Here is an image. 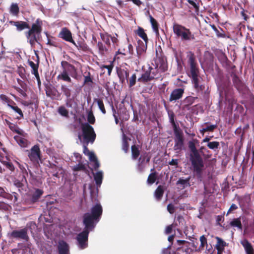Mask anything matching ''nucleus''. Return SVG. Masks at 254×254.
I'll use <instances>...</instances> for the list:
<instances>
[{"instance_id":"f257e3e1","label":"nucleus","mask_w":254,"mask_h":254,"mask_svg":"<svg viewBox=\"0 0 254 254\" xmlns=\"http://www.w3.org/2000/svg\"><path fill=\"white\" fill-rule=\"evenodd\" d=\"M194 142H198L195 139L193 141H190L188 146L190 150L189 159L193 168V171L196 176L198 179L202 177V173L204 167V164L201 154H204L203 150L205 149L204 146H201L197 149L195 146Z\"/></svg>"},{"instance_id":"f03ea898","label":"nucleus","mask_w":254,"mask_h":254,"mask_svg":"<svg viewBox=\"0 0 254 254\" xmlns=\"http://www.w3.org/2000/svg\"><path fill=\"white\" fill-rule=\"evenodd\" d=\"M188 59V63L190 66V76L191 78V81L193 87L198 94L203 95V98L206 99L208 98L209 92L208 88L205 89V86L203 84H200L198 78V68L196 67L195 62V57L193 53L189 51L187 53V56Z\"/></svg>"},{"instance_id":"7ed1b4c3","label":"nucleus","mask_w":254,"mask_h":254,"mask_svg":"<svg viewBox=\"0 0 254 254\" xmlns=\"http://www.w3.org/2000/svg\"><path fill=\"white\" fill-rule=\"evenodd\" d=\"M96 136L93 127L89 123L82 125L81 131L78 133V140L77 141V143L82 144L83 153L85 155L88 156L92 152L88 150L87 146L89 143L94 142Z\"/></svg>"},{"instance_id":"20e7f679","label":"nucleus","mask_w":254,"mask_h":254,"mask_svg":"<svg viewBox=\"0 0 254 254\" xmlns=\"http://www.w3.org/2000/svg\"><path fill=\"white\" fill-rule=\"evenodd\" d=\"M215 82L220 96L229 100L233 95V89L229 77L224 76L219 72L215 78Z\"/></svg>"},{"instance_id":"39448f33","label":"nucleus","mask_w":254,"mask_h":254,"mask_svg":"<svg viewBox=\"0 0 254 254\" xmlns=\"http://www.w3.org/2000/svg\"><path fill=\"white\" fill-rule=\"evenodd\" d=\"M103 213L102 206L100 203H97L91 208L90 212H86L83 216V224L95 228L101 219Z\"/></svg>"},{"instance_id":"423d86ee","label":"nucleus","mask_w":254,"mask_h":254,"mask_svg":"<svg viewBox=\"0 0 254 254\" xmlns=\"http://www.w3.org/2000/svg\"><path fill=\"white\" fill-rule=\"evenodd\" d=\"M36 224L34 222H30L27 224L26 226L22 229L14 230L11 232L7 233V237L9 239H14L16 240H22L27 242L29 240V237L28 234V228L35 227Z\"/></svg>"},{"instance_id":"0eeeda50","label":"nucleus","mask_w":254,"mask_h":254,"mask_svg":"<svg viewBox=\"0 0 254 254\" xmlns=\"http://www.w3.org/2000/svg\"><path fill=\"white\" fill-rule=\"evenodd\" d=\"M84 229L83 231L78 233L75 238L76 245L79 249L84 250L88 247V236L90 232L93 231L95 228L83 224Z\"/></svg>"},{"instance_id":"6e6552de","label":"nucleus","mask_w":254,"mask_h":254,"mask_svg":"<svg viewBox=\"0 0 254 254\" xmlns=\"http://www.w3.org/2000/svg\"><path fill=\"white\" fill-rule=\"evenodd\" d=\"M173 32L182 41H190L195 39L194 35L190 30L186 27L178 24L173 25Z\"/></svg>"},{"instance_id":"1a4fd4ad","label":"nucleus","mask_w":254,"mask_h":254,"mask_svg":"<svg viewBox=\"0 0 254 254\" xmlns=\"http://www.w3.org/2000/svg\"><path fill=\"white\" fill-rule=\"evenodd\" d=\"M44 193V191L40 189H35L30 191L26 195L25 199V203L27 205H33L40 201V198Z\"/></svg>"},{"instance_id":"9d476101","label":"nucleus","mask_w":254,"mask_h":254,"mask_svg":"<svg viewBox=\"0 0 254 254\" xmlns=\"http://www.w3.org/2000/svg\"><path fill=\"white\" fill-rule=\"evenodd\" d=\"M41 33V32L39 30L35 29L34 26H31L29 30L25 32V36L27 39V41L29 43L32 48L34 47L36 43L40 45L39 42V39Z\"/></svg>"},{"instance_id":"9b49d317","label":"nucleus","mask_w":254,"mask_h":254,"mask_svg":"<svg viewBox=\"0 0 254 254\" xmlns=\"http://www.w3.org/2000/svg\"><path fill=\"white\" fill-rule=\"evenodd\" d=\"M175 144L174 149L176 151H181L184 145V137L181 129L174 130Z\"/></svg>"},{"instance_id":"f8f14e48","label":"nucleus","mask_w":254,"mask_h":254,"mask_svg":"<svg viewBox=\"0 0 254 254\" xmlns=\"http://www.w3.org/2000/svg\"><path fill=\"white\" fill-rule=\"evenodd\" d=\"M28 152V156L30 160L34 162L38 163L39 160L40 159V150L39 147L37 145H34Z\"/></svg>"},{"instance_id":"ddd939ff","label":"nucleus","mask_w":254,"mask_h":254,"mask_svg":"<svg viewBox=\"0 0 254 254\" xmlns=\"http://www.w3.org/2000/svg\"><path fill=\"white\" fill-rule=\"evenodd\" d=\"M45 86L46 95L47 97H50L52 99H58L60 97L61 94L52 85L46 84Z\"/></svg>"},{"instance_id":"4468645a","label":"nucleus","mask_w":254,"mask_h":254,"mask_svg":"<svg viewBox=\"0 0 254 254\" xmlns=\"http://www.w3.org/2000/svg\"><path fill=\"white\" fill-rule=\"evenodd\" d=\"M230 75L232 78L233 85L237 90L239 92L244 91L245 88V85L236 73L234 71H231Z\"/></svg>"},{"instance_id":"2eb2a0df","label":"nucleus","mask_w":254,"mask_h":254,"mask_svg":"<svg viewBox=\"0 0 254 254\" xmlns=\"http://www.w3.org/2000/svg\"><path fill=\"white\" fill-rule=\"evenodd\" d=\"M57 250L58 254H70L69 245L64 240L58 242Z\"/></svg>"},{"instance_id":"dca6fc26","label":"nucleus","mask_w":254,"mask_h":254,"mask_svg":"<svg viewBox=\"0 0 254 254\" xmlns=\"http://www.w3.org/2000/svg\"><path fill=\"white\" fill-rule=\"evenodd\" d=\"M59 36L64 40L72 43L76 47H78L74 41L72 39L71 32L67 28H63L59 34Z\"/></svg>"},{"instance_id":"f3484780","label":"nucleus","mask_w":254,"mask_h":254,"mask_svg":"<svg viewBox=\"0 0 254 254\" xmlns=\"http://www.w3.org/2000/svg\"><path fill=\"white\" fill-rule=\"evenodd\" d=\"M153 70V68L149 65L148 69L137 79V81L145 83L153 79V75L151 74V70Z\"/></svg>"},{"instance_id":"a211bd4d","label":"nucleus","mask_w":254,"mask_h":254,"mask_svg":"<svg viewBox=\"0 0 254 254\" xmlns=\"http://www.w3.org/2000/svg\"><path fill=\"white\" fill-rule=\"evenodd\" d=\"M184 93V89L181 88L173 90L170 94L169 101H176L177 100L181 99Z\"/></svg>"},{"instance_id":"6ab92c4d","label":"nucleus","mask_w":254,"mask_h":254,"mask_svg":"<svg viewBox=\"0 0 254 254\" xmlns=\"http://www.w3.org/2000/svg\"><path fill=\"white\" fill-rule=\"evenodd\" d=\"M118 76L120 79V82L124 84L126 82H128V77L129 76V72L127 70L122 69L118 68L117 70Z\"/></svg>"},{"instance_id":"aec40b11","label":"nucleus","mask_w":254,"mask_h":254,"mask_svg":"<svg viewBox=\"0 0 254 254\" xmlns=\"http://www.w3.org/2000/svg\"><path fill=\"white\" fill-rule=\"evenodd\" d=\"M94 180L96 185V190L98 191V188L100 187L103 179V172L101 170L97 171L96 173H93Z\"/></svg>"},{"instance_id":"412c9836","label":"nucleus","mask_w":254,"mask_h":254,"mask_svg":"<svg viewBox=\"0 0 254 254\" xmlns=\"http://www.w3.org/2000/svg\"><path fill=\"white\" fill-rule=\"evenodd\" d=\"M190 177H189L186 179L183 177L179 178L176 182V185L179 187L181 189H184L188 187H190Z\"/></svg>"},{"instance_id":"4be33fe9","label":"nucleus","mask_w":254,"mask_h":254,"mask_svg":"<svg viewBox=\"0 0 254 254\" xmlns=\"http://www.w3.org/2000/svg\"><path fill=\"white\" fill-rule=\"evenodd\" d=\"M9 23L16 26V29L18 31H21L25 29H30L29 25L28 24L24 21H10Z\"/></svg>"},{"instance_id":"5701e85b","label":"nucleus","mask_w":254,"mask_h":254,"mask_svg":"<svg viewBox=\"0 0 254 254\" xmlns=\"http://www.w3.org/2000/svg\"><path fill=\"white\" fill-rule=\"evenodd\" d=\"M64 63L67 65L66 69H65L67 71L69 75H70L72 77L76 78L77 76V73L76 69L73 65L69 64L67 62H62L61 64L63 66V64Z\"/></svg>"},{"instance_id":"b1692460","label":"nucleus","mask_w":254,"mask_h":254,"mask_svg":"<svg viewBox=\"0 0 254 254\" xmlns=\"http://www.w3.org/2000/svg\"><path fill=\"white\" fill-rule=\"evenodd\" d=\"M241 244L243 246L246 254H254V249L248 240L244 239L241 241Z\"/></svg>"},{"instance_id":"393cba45","label":"nucleus","mask_w":254,"mask_h":254,"mask_svg":"<svg viewBox=\"0 0 254 254\" xmlns=\"http://www.w3.org/2000/svg\"><path fill=\"white\" fill-rule=\"evenodd\" d=\"M26 182V179L24 176L22 177L21 180L14 179L13 180V185L15 187L18 188V190L20 192L25 190L24 185L23 181Z\"/></svg>"},{"instance_id":"a878e982","label":"nucleus","mask_w":254,"mask_h":254,"mask_svg":"<svg viewBox=\"0 0 254 254\" xmlns=\"http://www.w3.org/2000/svg\"><path fill=\"white\" fill-rule=\"evenodd\" d=\"M138 44V46L136 47V52L138 56L139 57L142 53L146 51L147 49V43L145 42L144 44L141 40H139Z\"/></svg>"},{"instance_id":"bb28decb","label":"nucleus","mask_w":254,"mask_h":254,"mask_svg":"<svg viewBox=\"0 0 254 254\" xmlns=\"http://www.w3.org/2000/svg\"><path fill=\"white\" fill-rule=\"evenodd\" d=\"M169 121L171 124L173 131L181 129L180 127L176 124L175 122V114L173 112H168Z\"/></svg>"},{"instance_id":"cd10ccee","label":"nucleus","mask_w":254,"mask_h":254,"mask_svg":"<svg viewBox=\"0 0 254 254\" xmlns=\"http://www.w3.org/2000/svg\"><path fill=\"white\" fill-rule=\"evenodd\" d=\"M152 28L157 36L159 35L158 24L157 21L151 15H149Z\"/></svg>"},{"instance_id":"c85d7f7f","label":"nucleus","mask_w":254,"mask_h":254,"mask_svg":"<svg viewBox=\"0 0 254 254\" xmlns=\"http://www.w3.org/2000/svg\"><path fill=\"white\" fill-rule=\"evenodd\" d=\"M57 78L69 82L71 81V79L69 77L67 71L65 69L60 74L58 75Z\"/></svg>"},{"instance_id":"c756f323","label":"nucleus","mask_w":254,"mask_h":254,"mask_svg":"<svg viewBox=\"0 0 254 254\" xmlns=\"http://www.w3.org/2000/svg\"><path fill=\"white\" fill-rule=\"evenodd\" d=\"M35 52H36L35 51H34ZM36 56L37 58V63L35 64L33 62L28 60V64L30 65V66L32 68V71L31 72L32 74H33L34 73H35L36 72H38V67H39V56L38 55L35 53Z\"/></svg>"},{"instance_id":"7c9ffc66","label":"nucleus","mask_w":254,"mask_h":254,"mask_svg":"<svg viewBox=\"0 0 254 254\" xmlns=\"http://www.w3.org/2000/svg\"><path fill=\"white\" fill-rule=\"evenodd\" d=\"M57 112L62 117L65 118H69L68 111L64 106H60L57 110Z\"/></svg>"},{"instance_id":"2f4dec72","label":"nucleus","mask_w":254,"mask_h":254,"mask_svg":"<svg viewBox=\"0 0 254 254\" xmlns=\"http://www.w3.org/2000/svg\"><path fill=\"white\" fill-rule=\"evenodd\" d=\"M164 194V190L161 186H159L154 192V196L158 200H160Z\"/></svg>"},{"instance_id":"473e14b6","label":"nucleus","mask_w":254,"mask_h":254,"mask_svg":"<svg viewBox=\"0 0 254 254\" xmlns=\"http://www.w3.org/2000/svg\"><path fill=\"white\" fill-rule=\"evenodd\" d=\"M94 103H96L97 104L99 109L103 114H106V110L104 107V105L102 99L94 98Z\"/></svg>"},{"instance_id":"72a5a7b5","label":"nucleus","mask_w":254,"mask_h":254,"mask_svg":"<svg viewBox=\"0 0 254 254\" xmlns=\"http://www.w3.org/2000/svg\"><path fill=\"white\" fill-rule=\"evenodd\" d=\"M137 34L141 38H142L145 43L147 42L148 41V38L146 34L145 33L144 29L139 27L138 28L137 31Z\"/></svg>"},{"instance_id":"f704fd0d","label":"nucleus","mask_w":254,"mask_h":254,"mask_svg":"<svg viewBox=\"0 0 254 254\" xmlns=\"http://www.w3.org/2000/svg\"><path fill=\"white\" fill-rule=\"evenodd\" d=\"M230 224L232 227H237L240 230L242 229V225L241 222L240 218H234L230 223Z\"/></svg>"},{"instance_id":"c9c22d12","label":"nucleus","mask_w":254,"mask_h":254,"mask_svg":"<svg viewBox=\"0 0 254 254\" xmlns=\"http://www.w3.org/2000/svg\"><path fill=\"white\" fill-rule=\"evenodd\" d=\"M210 27L214 31L216 36L219 38H224L225 37V34L224 33L223 29L220 28V30L222 32H221L219 30L216 28V27L214 24H210Z\"/></svg>"},{"instance_id":"e433bc0d","label":"nucleus","mask_w":254,"mask_h":254,"mask_svg":"<svg viewBox=\"0 0 254 254\" xmlns=\"http://www.w3.org/2000/svg\"><path fill=\"white\" fill-rule=\"evenodd\" d=\"M61 90L65 96L66 98H69L71 97V89L69 88L67 86L62 85L61 86Z\"/></svg>"},{"instance_id":"4c0bfd02","label":"nucleus","mask_w":254,"mask_h":254,"mask_svg":"<svg viewBox=\"0 0 254 254\" xmlns=\"http://www.w3.org/2000/svg\"><path fill=\"white\" fill-rule=\"evenodd\" d=\"M15 139L16 140L17 143L22 147H26L27 145V141L20 136H15Z\"/></svg>"},{"instance_id":"58836bf2","label":"nucleus","mask_w":254,"mask_h":254,"mask_svg":"<svg viewBox=\"0 0 254 254\" xmlns=\"http://www.w3.org/2000/svg\"><path fill=\"white\" fill-rule=\"evenodd\" d=\"M216 127V125H211L209 126H207L203 127L202 129H200V132L203 134L206 131H212Z\"/></svg>"},{"instance_id":"ea45409f","label":"nucleus","mask_w":254,"mask_h":254,"mask_svg":"<svg viewBox=\"0 0 254 254\" xmlns=\"http://www.w3.org/2000/svg\"><path fill=\"white\" fill-rule=\"evenodd\" d=\"M219 142L218 141H211L207 143V146L210 149L215 150L219 147Z\"/></svg>"},{"instance_id":"a19ab883","label":"nucleus","mask_w":254,"mask_h":254,"mask_svg":"<svg viewBox=\"0 0 254 254\" xmlns=\"http://www.w3.org/2000/svg\"><path fill=\"white\" fill-rule=\"evenodd\" d=\"M102 41L107 45H110L111 36L108 34H100Z\"/></svg>"},{"instance_id":"79ce46f5","label":"nucleus","mask_w":254,"mask_h":254,"mask_svg":"<svg viewBox=\"0 0 254 254\" xmlns=\"http://www.w3.org/2000/svg\"><path fill=\"white\" fill-rule=\"evenodd\" d=\"M42 21L39 19H37L35 22L33 23L31 26H34L35 29L39 30L40 32H42Z\"/></svg>"},{"instance_id":"37998d69","label":"nucleus","mask_w":254,"mask_h":254,"mask_svg":"<svg viewBox=\"0 0 254 254\" xmlns=\"http://www.w3.org/2000/svg\"><path fill=\"white\" fill-rule=\"evenodd\" d=\"M7 106L10 108L11 109H12L15 112L18 114L21 118H23V114L21 111V110L18 108L16 106H13L10 104L9 103L7 104Z\"/></svg>"},{"instance_id":"c03bdc74","label":"nucleus","mask_w":254,"mask_h":254,"mask_svg":"<svg viewBox=\"0 0 254 254\" xmlns=\"http://www.w3.org/2000/svg\"><path fill=\"white\" fill-rule=\"evenodd\" d=\"M97 47L99 49V52L101 55H104L105 52L107 51V48L103 45L101 42L97 43Z\"/></svg>"},{"instance_id":"a18cd8bd","label":"nucleus","mask_w":254,"mask_h":254,"mask_svg":"<svg viewBox=\"0 0 254 254\" xmlns=\"http://www.w3.org/2000/svg\"><path fill=\"white\" fill-rule=\"evenodd\" d=\"M10 12L14 15H16L19 12V7L16 3H12L10 6Z\"/></svg>"},{"instance_id":"49530a36","label":"nucleus","mask_w":254,"mask_h":254,"mask_svg":"<svg viewBox=\"0 0 254 254\" xmlns=\"http://www.w3.org/2000/svg\"><path fill=\"white\" fill-rule=\"evenodd\" d=\"M156 176L155 173H151L147 179V182L149 184H153L156 181Z\"/></svg>"},{"instance_id":"de8ad7c7","label":"nucleus","mask_w":254,"mask_h":254,"mask_svg":"<svg viewBox=\"0 0 254 254\" xmlns=\"http://www.w3.org/2000/svg\"><path fill=\"white\" fill-rule=\"evenodd\" d=\"M136 81V76L135 73H133L132 74L130 78L129 79V87H131L133 86L135 83Z\"/></svg>"},{"instance_id":"09e8293b","label":"nucleus","mask_w":254,"mask_h":254,"mask_svg":"<svg viewBox=\"0 0 254 254\" xmlns=\"http://www.w3.org/2000/svg\"><path fill=\"white\" fill-rule=\"evenodd\" d=\"M132 155L133 158H136L139 154V152L138 149L135 146H132L131 147Z\"/></svg>"},{"instance_id":"8fccbe9b","label":"nucleus","mask_w":254,"mask_h":254,"mask_svg":"<svg viewBox=\"0 0 254 254\" xmlns=\"http://www.w3.org/2000/svg\"><path fill=\"white\" fill-rule=\"evenodd\" d=\"M87 120L88 122L91 124H93L95 123V119L92 112L88 113L87 115Z\"/></svg>"},{"instance_id":"3c124183","label":"nucleus","mask_w":254,"mask_h":254,"mask_svg":"<svg viewBox=\"0 0 254 254\" xmlns=\"http://www.w3.org/2000/svg\"><path fill=\"white\" fill-rule=\"evenodd\" d=\"M49 167L52 170V172L56 171H61L62 168L57 166L55 164L49 162Z\"/></svg>"},{"instance_id":"603ef678","label":"nucleus","mask_w":254,"mask_h":254,"mask_svg":"<svg viewBox=\"0 0 254 254\" xmlns=\"http://www.w3.org/2000/svg\"><path fill=\"white\" fill-rule=\"evenodd\" d=\"M216 238L217 240V243L216 245V247H224L226 246V242H224L222 239L218 237H217Z\"/></svg>"},{"instance_id":"864d4df0","label":"nucleus","mask_w":254,"mask_h":254,"mask_svg":"<svg viewBox=\"0 0 254 254\" xmlns=\"http://www.w3.org/2000/svg\"><path fill=\"white\" fill-rule=\"evenodd\" d=\"M85 167L84 165L82 164H78L74 166L73 170L74 171H78L81 170H84Z\"/></svg>"},{"instance_id":"5fc2aeb1","label":"nucleus","mask_w":254,"mask_h":254,"mask_svg":"<svg viewBox=\"0 0 254 254\" xmlns=\"http://www.w3.org/2000/svg\"><path fill=\"white\" fill-rule=\"evenodd\" d=\"M187 1L195 8L196 11H198L199 5L193 0H187Z\"/></svg>"},{"instance_id":"6e6d98bb","label":"nucleus","mask_w":254,"mask_h":254,"mask_svg":"<svg viewBox=\"0 0 254 254\" xmlns=\"http://www.w3.org/2000/svg\"><path fill=\"white\" fill-rule=\"evenodd\" d=\"M15 89L16 90V91L19 93L22 96L26 97L27 96V94L25 92V91L22 88H20L18 87H14Z\"/></svg>"},{"instance_id":"4d7b16f0","label":"nucleus","mask_w":254,"mask_h":254,"mask_svg":"<svg viewBox=\"0 0 254 254\" xmlns=\"http://www.w3.org/2000/svg\"><path fill=\"white\" fill-rule=\"evenodd\" d=\"M200 241L201 243L200 246L202 247H204L205 245H207V240L204 235L200 237Z\"/></svg>"},{"instance_id":"13d9d810","label":"nucleus","mask_w":254,"mask_h":254,"mask_svg":"<svg viewBox=\"0 0 254 254\" xmlns=\"http://www.w3.org/2000/svg\"><path fill=\"white\" fill-rule=\"evenodd\" d=\"M17 81L18 84L20 86V87L22 89H25L26 88L27 85L23 81H22V80H21L19 78L17 79Z\"/></svg>"},{"instance_id":"bf43d9fd","label":"nucleus","mask_w":254,"mask_h":254,"mask_svg":"<svg viewBox=\"0 0 254 254\" xmlns=\"http://www.w3.org/2000/svg\"><path fill=\"white\" fill-rule=\"evenodd\" d=\"M88 156L89 157V160L91 162H93L98 160L96 156L93 152L90 153Z\"/></svg>"},{"instance_id":"052dcab7","label":"nucleus","mask_w":254,"mask_h":254,"mask_svg":"<svg viewBox=\"0 0 254 254\" xmlns=\"http://www.w3.org/2000/svg\"><path fill=\"white\" fill-rule=\"evenodd\" d=\"M167 210L169 211V212L170 214H173L174 212L175 211V207L174 206L171 204L170 203L167 205Z\"/></svg>"},{"instance_id":"680f3d73","label":"nucleus","mask_w":254,"mask_h":254,"mask_svg":"<svg viewBox=\"0 0 254 254\" xmlns=\"http://www.w3.org/2000/svg\"><path fill=\"white\" fill-rule=\"evenodd\" d=\"M88 82H92V79L90 77V73L88 72V75L84 76V83H87Z\"/></svg>"},{"instance_id":"e2e57ef3","label":"nucleus","mask_w":254,"mask_h":254,"mask_svg":"<svg viewBox=\"0 0 254 254\" xmlns=\"http://www.w3.org/2000/svg\"><path fill=\"white\" fill-rule=\"evenodd\" d=\"M8 195L9 194L5 193L3 189L0 187V196H1L4 198H8Z\"/></svg>"},{"instance_id":"0e129e2a","label":"nucleus","mask_w":254,"mask_h":254,"mask_svg":"<svg viewBox=\"0 0 254 254\" xmlns=\"http://www.w3.org/2000/svg\"><path fill=\"white\" fill-rule=\"evenodd\" d=\"M171 246L169 245L167 248H163L162 250L161 254H170V252L169 250V249H170Z\"/></svg>"},{"instance_id":"69168bd1","label":"nucleus","mask_w":254,"mask_h":254,"mask_svg":"<svg viewBox=\"0 0 254 254\" xmlns=\"http://www.w3.org/2000/svg\"><path fill=\"white\" fill-rule=\"evenodd\" d=\"M7 169L10 170L11 171H13L14 170L15 167L13 164L11 162H9L6 164L5 166Z\"/></svg>"},{"instance_id":"338daca9","label":"nucleus","mask_w":254,"mask_h":254,"mask_svg":"<svg viewBox=\"0 0 254 254\" xmlns=\"http://www.w3.org/2000/svg\"><path fill=\"white\" fill-rule=\"evenodd\" d=\"M72 99L71 98H66L65 101V105L67 108H71L72 107V103H71Z\"/></svg>"},{"instance_id":"774afa93","label":"nucleus","mask_w":254,"mask_h":254,"mask_svg":"<svg viewBox=\"0 0 254 254\" xmlns=\"http://www.w3.org/2000/svg\"><path fill=\"white\" fill-rule=\"evenodd\" d=\"M238 208V206L235 204L233 203L229 209L227 213H230L232 211L235 210Z\"/></svg>"}]
</instances>
